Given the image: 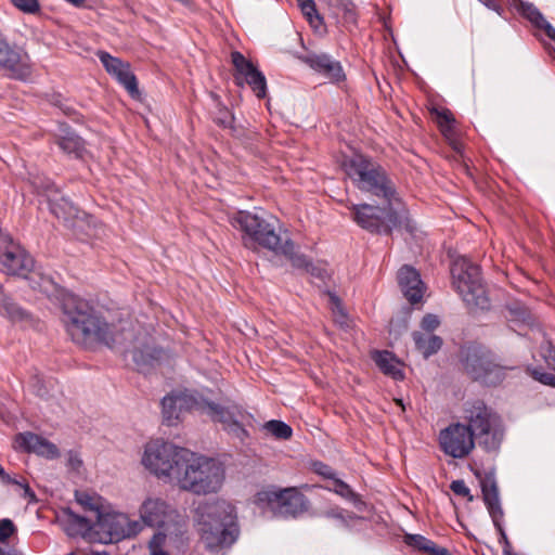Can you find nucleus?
I'll return each instance as SVG.
<instances>
[{"instance_id": "62", "label": "nucleus", "mask_w": 555, "mask_h": 555, "mask_svg": "<svg viewBox=\"0 0 555 555\" xmlns=\"http://www.w3.org/2000/svg\"><path fill=\"white\" fill-rule=\"evenodd\" d=\"M155 555H169V554L165 551H158L157 553H155Z\"/></svg>"}, {"instance_id": "25", "label": "nucleus", "mask_w": 555, "mask_h": 555, "mask_svg": "<svg viewBox=\"0 0 555 555\" xmlns=\"http://www.w3.org/2000/svg\"><path fill=\"white\" fill-rule=\"evenodd\" d=\"M518 10L535 28L543 30L550 39L555 41V28L544 18L537 7L521 1Z\"/></svg>"}, {"instance_id": "46", "label": "nucleus", "mask_w": 555, "mask_h": 555, "mask_svg": "<svg viewBox=\"0 0 555 555\" xmlns=\"http://www.w3.org/2000/svg\"><path fill=\"white\" fill-rule=\"evenodd\" d=\"M166 541L165 532H156L149 543V548L151 551V555H155L158 551H164L163 545Z\"/></svg>"}, {"instance_id": "22", "label": "nucleus", "mask_w": 555, "mask_h": 555, "mask_svg": "<svg viewBox=\"0 0 555 555\" xmlns=\"http://www.w3.org/2000/svg\"><path fill=\"white\" fill-rule=\"evenodd\" d=\"M398 283L403 296L412 305L422 300L425 285L420 273L411 266H403L398 271Z\"/></svg>"}, {"instance_id": "7", "label": "nucleus", "mask_w": 555, "mask_h": 555, "mask_svg": "<svg viewBox=\"0 0 555 555\" xmlns=\"http://www.w3.org/2000/svg\"><path fill=\"white\" fill-rule=\"evenodd\" d=\"M191 452L160 439L146 443L142 464L164 482L175 483Z\"/></svg>"}, {"instance_id": "33", "label": "nucleus", "mask_w": 555, "mask_h": 555, "mask_svg": "<svg viewBox=\"0 0 555 555\" xmlns=\"http://www.w3.org/2000/svg\"><path fill=\"white\" fill-rule=\"evenodd\" d=\"M263 429L279 440H288L293 436V429L282 421L271 420L264 423Z\"/></svg>"}, {"instance_id": "1", "label": "nucleus", "mask_w": 555, "mask_h": 555, "mask_svg": "<svg viewBox=\"0 0 555 555\" xmlns=\"http://www.w3.org/2000/svg\"><path fill=\"white\" fill-rule=\"evenodd\" d=\"M62 310L66 332L76 344H104L112 347L116 341L114 325L108 323L89 301L77 296H67Z\"/></svg>"}, {"instance_id": "18", "label": "nucleus", "mask_w": 555, "mask_h": 555, "mask_svg": "<svg viewBox=\"0 0 555 555\" xmlns=\"http://www.w3.org/2000/svg\"><path fill=\"white\" fill-rule=\"evenodd\" d=\"M298 59L315 73L323 75L332 83H340L346 80L340 62L326 53L309 52Z\"/></svg>"}, {"instance_id": "44", "label": "nucleus", "mask_w": 555, "mask_h": 555, "mask_svg": "<svg viewBox=\"0 0 555 555\" xmlns=\"http://www.w3.org/2000/svg\"><path fill=\"white\" fill-rule=\"evenodd\" d=\"M440 321L437 315L426 314L421 322V330L418 332H429L434 333V331L439 326Z\"/></svg>"}, {"instance_id": "49", "label": "nucleus", "mask_w": 555, "mask_h": 555, "mask_svg": "<svg viewBox=\"0 0 555 555\" xmlns=\"http://www.w3.org/2000/svg\"><path fill=\"white\" fill-rule=\"evenodd\" d=\"M324 516L326 518L339 519V520L346 522L345 511L338 506L325 511Z\"/></svg>"}, {"instance_id": "50", "label": "nucleus", "mask_w": 555, "mask_h": 555, "mask_svg": "<svg viewBox=\"0 0 555 555\" xmlns=\"http://www.w3.org/2000/svg\"><path fill=\"white\" fill-rule=\"evenodd\" d=\"M315 472L324 478L331 480L336 476L335 472L328 465L322 463L319 464V467L315 469Z\"/></svg>"}, {"instance_id": "13", "label": "nucleus", "mask_w": 555, "mask_h": 555, "mask_svg": "<svg viewBox=\"0 0 555 555\" xmlns=\"http://www.w3.org/2000/svg\"><path fill=\"white\" fill-rule=\"evenodd\" d=\"M142 526L164 528L178 526L182 521L179 512L166 500L159 496H147L139 508Z\"/></svg>"}, {"instance_id": "24", "label": "nucleus", "mask_w": 555, "mask_h": 555, "mask_svg": "<svg viewBox=\"0 0 555 555\" xmlns=\"http://www.w3.org/2000/svg\"><path fill=\"white\" fill-rule=\"evenodd\" d=\"M481 491L493 525L499 526V520L503 519L504 512L501 506L499 489L493 474L486 475L481 480Z\"/></svg>"}, {"instance_id": "60", "label": "nucleus", "mask_w": 555, "mask_h": 555, "mask_svg": "<svg viewBox=\"0 0 555 555\" xmlns=\"http://www.w3.org/2000/svg\"><path fill=\"white\" fill-rule=\"evenodd\" d=\"M36 391L38 396H44L46 393L44 391H42L41 387H38Z\"/></svg>"}, {"instance_id": "52", "label": "nucleus", "mask_w": 555, "mask_h": 555, "mask_svg": "<svg viewBox=\"0 0 555 555\" xmlns=\"http://www.w3.org/2000/svg\"><path fill=\"white\" fill-rule=\"evenodd\" d=\"M68 464L73 469H79L82 465V461L76 454L70 453Z\"/></svg>"}, {"instance_id": "6", "label": "nucleus", "mask_w": 555, "mask_h": 555, "mask_svg": "<svg viewBox=\"0 0 555 555\" xmlns=\"http://www.w3.org/2000/svg\"><path fill=\"white\" fill-rule=\"evenodd\" d=\"M463 418L466 428L486 452H495L500 449L504 438L501 418L483 401L465 403Z\"/></svg>"}, {"instance_id": "38", "label": "nucleus", "mask_w": 555, "mask_h": 555, "mask_svg": "<svg viewBox=\"0 0 555 555\" xmlns=\"http://www.w3.org/2000/svg\"><path fill=\"white\" fill-rule=\"evenodd\" d=\"M297 4L304 14V16L308 20L310 24H313L315 21L318 23L322 22V17L319 15L317 11V7L313 0H296Z\"/></svg>"}, {"instance_id": "9", "label": "nucleus", "mask_w": 555, "mask_h": 555, "mask_svg": "<svg viewBox=\"0 0 555 555\" xmlns=\"http://www.w3.org/2000/svg\"><path fill=\"white\" fill-rule=\"evenodd\" d=\"M452 284L469 309H488L489 298L480 276V268L466 257H457L451 266Z\"/></svg>"}, {"instance_id": "31", "label": "nucleus", "mask_w": 555, "mask_h": 555, "mask_svg": "<svg viewBox=\"0 0 555 555\" xmlns=\"http://www.w3.org/2000/svg\"><path fill=\"white\" fill-rule=\"evenodd\" d=\"M433 114H435V120L444 138L452 141L454 144V149L457 150L456 143L453 141L455 130L454 122L455 119L453 114L448 108L442 109H434Z\"/></svg>"}, {"instance_id": "19", "label": "nucleus", "mask_w": 555, "mask_h": 555, "mask_svg": "<svg viewBox=\"0 0 555 555\" xmlns=\"http://www.w3.org/2000/svg\"><path fill=\"white\" fill-rule=\"evenodd\" d=\"M96 55L105 70L114 76L130 95L135 96L139 94L137 78L131 72L129 63L111 55L106 51H98Z\"/></svg>"}, {"instance_id": "16", "label": "nucleus", "mask_w": 555, "mask_h": 555, "mask_svg": "<svg viewBox=\"0 0 555 555\" xmlns=\"http://www.w3.org/2000/svg\"><path fill=\"white\" fill-rule=\"evenodd\" d=\"M231 60L235 68V83L240 87L247 83L258 99H263L267 95L264 75L238 51L231 53Z\"/></svg>"}, {"instance_id": "14", "label": "nucleus", "mask_w": 555, "mask_h": 555, "mask_svg": "<svg viewBox=\"0 0 555 555\" xmlns=\"http://www.w3.org/2000/svg\"><path fill=\"white\" fill-rule=\"evenodd\" d=\"M0 264L11 275L27 278L34 268L33 257L0 229Z\"/></svg>"}, {"instance_id": "12", "label": "nucleus", "mask_w": 555, "mask_h": 555, "mask_svg": "<svg viewBox=\"0 0 555 555\" xmlns=\"http://www.w3.org/2000/svg\"><path fill=\"white\" fill-rule=\"evenodd\" d=\"M257 501L267 503L273 511L287 517H297L309 507L308 499L296 487L260 491Z\"/></svg>"}, {"instance_id": "48", "label": "nucleus", "mask_w": 555, "mask_h": 555, "mask_svg": "<svg viewBox=\"0 0 555 555\" xmlns=\"http://www.w3.org/2000/svg\"><path fill=\"white\" fill-rule=\"evenodd\" d=\"M494 527L496 528V530L500 533V538H501L500 542L503 543V555H513L511 543H509L508 538L502 527V520H499V526H494Z\"/></svg>"}, {"instance_id": "42", "label": "nucleus", "mask_w": 555, "mask_h": 555, "mask_svg": "<svg viewBox=\"0 0 555 555\" xmlns=\"http://www.w3.org/2000/svg\"><path fill=\"white\" fill-rule=\"evenodd\" d=\"M540 353L547 365L555 371V346L551 341H545L540 347Z\"/></svg>"}, {"instance_id": "8", "label": "nucleus", "mask_w": 555, "mask_h": 555, "mask_svg": "<svg viewBox=\"0 0 555 555\" xmlns=\"http://www.w3.org/2000/svg\"><path fill=\"white\" fill-rule=\"evenodd\" d=\"M67 515L69 521L79 528L86 531L95 529L96 533L102 534L100 538L102 543H113L134 537L143 529L140 521L131 520L122 513H103L98 516L96 521L78 515L70 509H68Z\"/></svg>"}, {"instance_id": "35", "label": "nucleus", "mask_w": 555, "mask_h": 555, "mask_svg": "<svg viewBox=\"0 0 555 555\" xmlns=\"http://www.w3.org/2000/svg\"><path fill=\"white\" fill-rule=\"evenodd\" d=\"M0 313L9 317L11 319L18 318L22 315L20 308L4 293L1 284H0Z\"/></svg>"}, {"instance_id": "15", "label": "nucleus", "mask_w": 555, "mask_h": 555, "mask_svg": "<svg viewBox=\"0 0 555 555\" xmlns=\"http://www.w3.org/2000/svg\"><path fill=\"white\" fill-rule=\"evenodd\" d=\"M477 441L463 423H452L439 434V444L444 454L464 459L475 449Z\"/></svg>"}, {"instance_id": "5", "label": "nucleus", "mask_w": 555, "mask_h": 555, "mask_svg": "<svg viewBox=\"0 0 555 555\" xmlns=\"http://www.w3.org/2000/svg\"><path fill=\"white\" fill-rule=\"evenodd\" d=\"M224 478V467L220 462L191 453L173 485L195 495H208L221 489Z\"/></svg>"}, {"instance_id": "37", "label": "nucleus", "mask_w": 555, "mask_h": 555, "mask_svg": "<svg viewBox=\"0 0 555 555\" xmlns=\"http://www.w3.org/2000/svg\"><path fill=\"white\" fill-rule=\"evenodd\" d=\"M328 490L334 491L339 496L352 502L358 499V494L351 489V487L336 476L332 479V487H328Z\"/></svg>"}, {"instance_id": "61", "label": "nucleus", "mask_w": 555, "mask_h": 555, "mask_svg": "<svg viewBox=\"0 0 555 555\" xmlns=\"http://www.w3.org/2000/svg\"><path fill=\"white\" fill-rule=\"evenodd\" d=\"M0 555H12L8 552H5L1 546H0Z\"/></svg>"}, {"instance_id": "41", "label": "nucleus", "mask_w": 555, "mask_h": 555, "mask_svg": "<svg viewBox=\"0 0 555 555\" xmlns=\"http://www.w3.org/2000/svg\"><path fill=\"white\" fill-rule=\"evenodd\" d=\"M17 532V528L14 522L9 518L0 520V543H7L9 538Z\"/></svg>"}, {"instance_id": "4", "label": "nucleus", "mask_w": 555, "mask_h": 555, "mask_svg": "<svg viewBox=\"0 0 555 555\" xmlns=\"http://www.w3.org/2000/svg\"><path fill=\"white\" fill-rule=\"evenodd\" d=\"M346 176L361 192L382 198L387 204L398 201L396 185L386 169L363 154L345 157L340 164Z\"/></svg>"}, {"instance_id": "2", "label": "nucleus", "mask_w": 555, "mask_h": 555, "mask_svg": "<svg viewBox=\"0 0 555 555\" xmlns=\"http://www.w3.org/2000/svg\"><path fill=\"white\" fill-rule=\"evenodd\" d=\"M232 225L243 232L245 247L255 248L259 245L285 256L296 268L308 270L311 266L305 255L296 251L294 242L289 238L283 240L275 231V227L266 218L248 211H238L232 219Z\"/></svg>"}, {"instance_id": "10", "label": "nucleus", "mask_w": 555, "mask_h": 555, "mask_svg": "<svg viewBox=\"0 0 555 555\" xmlns=\"http://www.w3.org/2000/svg\"><path fill=\"white\" fill-rule=\"evenodd\" d=\"M351 219L363 230L375 234H390L400 225V219L392 204L383 207L371 204H351L348 206Z\"/></svg>"}, {"instance_id": "59", "label": "nucleus", "mask_w": 555, "mask_h": 555, "mask_svg": "<svg viewBox=\"0 0 555 555\" xmlns=\"http://www.w3.org/2000/svg\"><path fill=\"white\" fill-rule=\"evenodd\" d=\"M155 352H156L157 354H156V356H154V358H155V359H157V360H158V359H160L163 351H162V350H156Z\"/></svg>"}, {"instance_id": "30", "label": "nucleus", "mask_w": 555, "mask_h": 555, "mask_svg": "<svg viewBox=\"0 0 555 555\" xmlns=\"http://www.w3.org/2000/svg\"><path fill=\"white\" fill-rule=\"evenodd\" d=\"M75 500L86 512H92L94 514V520H98V516L103 514L104 501L95 492L90 491H75Z\"/></svg>"}, {"instance_id": "58", "label": "nucleus", "mask_w": 555, "mask_h": 555, "mask_svg": "<svg viewBox=\"0 0 555 555\" xmlns=\"http://www.w3.org/2000/svg\"><path fill=\"white\" fill-rule=\"evenodd\" d=\"M395 401H396V403H397L398 405H400V406L402 408V410H404V405H403V402H402V400H401V399H396Z\"/></svg>"}, {"instance_id": "27", "label": "nucleus", "mask_w": 555, "mask_h": 555, "mask_svg": "<svg viewBox=\"0 0 555 555\" xmlns=\"http://www.w3.org/2000/svg\"><path fill=\"white\" fill-rule=\"evenodd\" d=\"M415 348L424 358L437 353L442 347V338L429 332H413Z\"/></svg>"}, {"instance_id": "43", "label": "nucleus", "mask_w": 555, "mask_h": 555, "mask_svg": "<svg viewBox=\"0 0 555 555\" xmlns=\"http://www.w3.org/2000/svg\"><path fill=\"white\" fill-rule=\"evenodd\" d=\"M11 2L25 13H36L40 10L38 0H11Z\"/></svg>"}, {"instance_id": "51", "label": "nucleus", "mask_w": 555, "mask_h": 555, "mask_svg": "<svg viewBox=\"0 0 555 555\" xmlns=\"http://www.w3.org/2000/svg\"><path fill=\"white\" fill-rule=\"evenodd\" d=\"M220 113L222 114V116H220L219 118H216L215 121L222 127L230 126L231 120H232L230 112L227 108H222V109H220Z\"/></svg>"}, {"instance_id": "28", "label": "nucleus", "mask_w": 555, "mask_h": 555, "mask_svg": "<svg viewBox=\"0 0 555 555\" xmlns=\"http://www.w3.org/2000/svg\"><path fill=\"white\" fill-rule=\"evenodd\" d=\"M334 17L339 20L346 27L356 25V5L351 0H325Z\"/></svg>"}, {"instance_id": "47", "label": "nucleus", "mask_w": 555, "mask_h": 555, "mask_svg": "<svg viewBox=\"0 0 555 555\" xmlns=\"http://www.w3.org/2000/svg\"><path fill=\"white\" fill-rule=\"evenodd\" d=\"M450 489L460 496L468 498L469 501L473 500V496L470 495V491L464 480H453L450 485Z\"/></svg>"}, {"instance_id": "56", "label": "nucleus", "mask_w": 555, "mask_h": 555, "mask_svg": "<svg viewBox=\"0 0 555 555\" xmlns=\"http://www.w3.org/2000/svg\"><path fill=\"white\" fill-rule=\"evenodd\" d=\"M437 555H452L447 547H441Z\"/></svg>"}, {"instance_id": "57", "label": "nucleus", "mask_w": 555, "mask_h": 555, "mask_svg": "<svg viewBox=\"0 0 555 555\" xmlns=\"http://www.w3.org/2000/svg\"><path fill=\"white\" fill-rule=\"evenodd\" d=\"M90 555H111L109 553L107 552H96V551H93L90 553Z\"/></svg>"}, {"instance_id": "26", "label": "nucleus", "mask_w": 555, "mask_h": 555, "mask_svg": "<svg viewBox=\"0 0 555 555\" xmlns=\"http://www.w3.org/2000/svg\"><path fill=\"white\" fill-rule=\"evenodd\" d=\"M377 367L385 374L392 377L396 380L404 378V374L400 369V362L395 356L387 351H375L372 356Z\"/></svg>"}, {"instance_id": "55", "label": "nucleus", "mask_w": 555, "mask_h": 555, "mask_svg": "<svg viewBox=\"0 0 555 555\" xmlns=\"http://www.w3.org/2000/svg\"><path fill=\"white\" fill-rule=\"evenodd\" d=\"M545 49H546L548 55L555 60V49L552 48L551 46H546Z\"/></svg>"}, {"instance_id": "45", "label": "nucleus", "mask_w": 555, "mask_h": 555, "mask_svg": "<svg viewBox=\"0 0 555 555\" xmlns=\"http://www.w3.org/2000/svg\"><path fill=\"white\" fill-rule=\"evenodd\" d=\"M531 376L543 385L555 388V375L540 370H533Z\"/></svg>"}, {"instance_id": "11", "label": "nucleus", "mask_w": 555, "mask_h": 555, "mask_svg": "<svg viewBox=\"0 0 555 555\" xmlns=\"http://www.w3.org/2000/svg\"><path fill=\"white\" fill-rule=\"evenodd\" d=\"M463 371L474 380L494 383L499 380L506 366L494 361L492 354L477 347H468L463 351Z\"/></svg>"}, {"instance_id": "63", "label": "nucleus", "mask_w": 555, "mask_h": 555, "mask_svg": "<svg viewBox=\"0 0 555 555\" xmlns=\"http://www.w3.org/2000/svg\"><path fill=\"white\" fill-rule=\"evenodd\" d=\"M35 379L37 380L38 384L40 383V379L38 376H35Z\"/></svg>"}, {"instance_id": "34", "label": "nucleus", "mask_w": 555, "mask_h": 555, "mask_svg": "<svg viewBox=\"0 0 555 555\" xmlns=\"http://www.w3.org/2000/svg\"><path fill=\"white\" fill-rule=\"evenodd\" d=\"M38 194H42L48 197V201L59 194V189L50 179L36 177L31 181Z\"/></svg>"}, {"instance_id": "40", "label": "nucleus", "mask_w": 555, "mask_h": 555, "mask_svg": "<svg viewBox=\"0 0 555 555\" xmlns=\"http://www.w3.org/2000/svg\"><path fill=\"white\" fill-rule=\"evenodd\" d=\"M405 543L409 546H412L418 551L426 553L429 547V544L431 543V540L421 534H408L405 535Z\"/></svg>"}, {"instance_id": "3", "label": "nucleus", "mask_w": 555, "mask_h": 555, "mask_svg": "<svg viewBox=\"0 0 555 555\" xmlns=\"http://www.w3.org/2000/svg\"><path fill=\"white\" fill-rule=\"evenodd\" d=\"M195 522L201 542L210 552L230 547L240 534L235 507L225 501L199 505Z\"/></svg>"}, {"instance_id": "21", "label": "nucleus", "mask_w": 555, "mask_h": 555, "mask_svg": "<svg viewBox=\"0 0 555 555\" xmlns=\"http://www.w3.org/2000/svg\"><path fill=\"white\" fill-rule=\"evenodd\" d=\"M13 448L16 451L36 453L47 459H56L60 455L54 443L30 431L17 434L13 440Z\"/></svg>"}, {"instance_id": "32", "label": "nucleus", "mask_w": 555, "mask_h": 555, "mask_svg": "<svg viewBox=\"0 0 555 555\" xmlns=\"http://www.w3.org/2000/svg\"><path fill=\"white\" fill-rule=\"evenodd\" d=\"M50 211L63 221H68L76 217L77 208L64 197L57 198L54 196L49 201Z\"/></svg>"}, {"instance_id": "39", "label": "nucleus", "mask_w": 555, "mask_h": 555, "mask_svg": "<svg viewBox=\"0 0 555 555\" xmlns=\"http://www.w3.org/2000/svg\"><path fill=\"white\" fill-rule=\"evenodd\" d=\"M242 420L243 418L234 420L224 428V430L228 431L229 435L244 442L249 437V434L243 426Z\"/></svg>"}, {"instance_id": "53", "label": "nucleus", "mask_w": 555, "mask_h": 555, "mask_svg": "<svg viewBox=\"0 0 555 555\" xmlns=\"http://www.w3.org/2000/svg\"><path fill=\"white\" fill-rule=\"evenodd\" d=\"M441 547L442 546H440V545L436 544L434 541H431V543L429 544V547H428L426 554H428V555H437Z\"/></svg>"}, {"instance_id": "36", "label": "nucleus", "mask_w": 555, "mask_h": 555, "mask_svg": "<svg viewBox=\"0 0 555 555\" xmlns=\"http://www.w3.org/2000/svg\"><path fill=\"white\" fill-rule=\"evenodd\" d=\"M0 479L3 483L5 485H16V486H20L21 488H23L24 490V498L28 500V502H36L37 499H36V494L35 492L30 489L29 485L27 482H24V481H18L14 478H12L5 470L4 468L0 465Z\"/></svg>"}, {"instance_id": "17", "label": "nucleus", "mask_w": 555, "mask_h": 555, "mask_svg": "<svg viewBox=\"0 0 555 555\" xmlns=\"http://www.w3.org/2000/svg\"><path fill=\"white\" fill-rule=\"evenodd\" d=\"M34 72L35 63L29 53L24 48L13 44L1 74L10 79L26 82L33 79Z\"/></svg>"}, {"instance_id": "23", "label": "nucleus", "mask_w": 555, "mask_h": 555, "mask_svg": "<svg viewBox=\"0 0 555 555\" xmlns=\"http://www.w3.org/2000/svg\"><path fill=\"white\" fill-rule=\"evenodd\" d=\"M199 409L206 413L212 422L221 423L223 429L236 418H244L246 412L238 404L221 405L212 401H205Z\"/></svg>"}, {"instance_id": "29", "label": "nucleus", "mask_w": 555, "mask_h": 555, "mask_svg": "<svg viewBox=\"0 0 555 555\" xmlns=\"http://www.w3.org/2000/svg\"><path fill=\"white\" fill-rule=\"evenodd\" d=\"M55 143L65 153L74 154L77 158L82 157L85 152V141L67 127L64 129L62 128V134L57 135Z\"/></svg>"}, {"instance_id": "20", "label": "nucleus", "mask_w": 555, "mask_h": 555, "mask_svg": "<svg viewBox=\"0 0 555 555\" xmlns=\"http://www.w3.org/2000/svg\"><path fill=\"white\" fill-rule=\"evenodd\" d=\"M198 405L195 398L185 392L170 393L162 400L164 422L168 426L176 425L182 420L183 413Z\"/></svg>"}, {"instance_id": "54", "label": "nucleus", "mask_w": 555, "mask_h": 555, "mask_svg": "<svg viewBox=\"0 0 555 555\" xmlns=\"http://www.w3.org/2000/svg\"><path fill=\"white\" fill-rule=\"evenodd\" d=\"M66 1L72 3L75 7H81L85 2V0H66Z\"/></svg>"}]
</instances>
